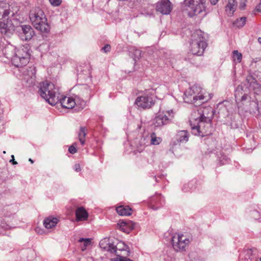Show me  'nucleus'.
Instances as JSON below:
<instances>
[{
	"mask_svg": "<svg viewBox=\"0 0 261 261\" xmlns=\"http://www.w3.org/2000/svg\"><path fill=\"white\" fill-rule=\"evenodd\" d=\"M13 46H7L3 49V53L7 59H11L12 64L19 67L26 65L29 62L30 48L27 46H22L14 53Z\"/></svg>",
	"mask_w": 261,
	"mask_h": 261,
	"instance_id": "obj_1",
	"label": "nucleus"
},
{
	"mask_svg": "<svg viewBox=\"0 0 261 261\" xmlns=\"http://www.w3.org/2000/svg\"><path fill=\"white\" fill-rule=\"evenodd\" d=\"M39 93L51 106H55L59 101L58 89L49 81H46L40 83Z\"/></svg>",
	"mask_w": 261,
	"mask_h": 261,
	"instance_id": "obj_2",
	"label": "nucleus"
},
{
	"mask_svg": "<svg viewBox=\"0 0 261 261\" xmlns=\"http://www.w3.org/2000/svg\"><path fill=\"white\" fill-rule=\"evenodd\" d=\"M207 46L205 38L202 34H192L190 51L194 55L201 56Z\"/></svg>",
	"mask_w": 261,
	"mask_h": 261,
	"instance_id": "obj_3",
	"label": "nucleus"
},
{
	"mask_svg": "<svg viewBox=\"0 0 261 261\" xmlns=\"http://www.w3.org/2000/svg\"><path fill=\"white\" fill-rule=\"evenodd\" d=\"M206 0H185V5L189 9L191 16L197 15L204 11Z\"/></svg>",
	"mask_w": 261,
	"mask_h": 261,
	"instance_id": "obj_4",
	"label": "nucleus"
},
{
	"mask_svg": "<svg viewBox=\"0 0 261 261\" xmlns=\"http://www.w3.org/2000/svg\"><path fill=\"white\" fill-rule=\"evenodd\" d=\"M195 121H197L196 125L192 126L191 125L193 134L195 135L203 137L210 133V129L211 127V121H207V120L199 119H196Z\"/></svg>",
	"mask_w": 261,
	"mask_h": 261,
	"instance_id": "obj_5",
	"label": "nucleus"
},
{
	"mask_svg": "<svg viewBox=\"0 0 261 261\" xmlns=\"http://www.w3.org/2000/svg\"><path fill=\"white\" fill-rule=\"evenodd\" d=\"M189 243V239L182 234H175L172 238L173 247L176 251L185 250Z\"/></svg>",
	"mask_w": 261,
	"mask_h": 261,
	"instance_id": "obj_6",
	"label": "nucleus"
},
{
	"mask_svg": "<svg viewBox=\"0 0 261 261\" xmlns=\"http://www.w3.org/2000/svg\"><path fill=\"white\" fill-rule=\"evenodd\" d=\"M155 103L153 95L147 91L143 95L138 97L135 100V104L144 109H149Z\"/></svg>",
	"mask_w": 261,
	"mask_h": 261,
	"instance_id": "obj_7",
	"label": "nucleus"
},
{
	"mask_svg": "<svg viewBox=\"0 0 261 261\" xmlns=\"http://www.w3.org/2000/svg\"><path fill=\"white\" fill-rule=\"evenodd\" d=\"M174 117L173 111H166L159 113L155 117L153 123L155 126L160 127L168 124Z\"/></svg>",
	"mask_w": 261,
	"mask_h": 261,
	"instance_id": "obj_8",
	"label": "nucleus"
},
{
	"mask_svg": "<svg viewBox=\"0 0 261 261\" xmlns=\"http://www.w3.org/2000/svg\"><path fill=\"white\" fill-rule=\"evenodd\" d=\"M174 117L173 111H166L159 113L155 117L153 123L155 126L160 127L168 124Z\"/></svg>",
	"mask_w": 261,
	"mask_h": 261,
	"instance_id": "obj_9",
	"label": "nucleus"
},
{
	"mask_svg": "<svg viewBox=\"0 0 261 261\" xmlns=\"http://www.w3.org/2000/svg\"><path fill=\"white\" fill-rule=\"evenodd\" d=\"M121 245L125 247V245L122 243L118 244L117 246L114 245L113 244L110 243L108 238H105L101 240L99 242V246L101 249L111 253H115L116 255L118 253L117 250H122L124 249V248L122 249L118 248L120 247Z\"/></svg>",
	"mask_w": 261,
	"mask_h": 261,
	"instance_id": "obj_10",
	"label": "nucleus"
},
{
	"mask_svg": "<svg viewBox=\"0 0 261 261\" xmlns=\"http://www.w3.org/2000/svg\"><path fill=\"white\" fill-rule=\"evenodd\" d=\"M184 95V101L187 103H195L198 100L200 101V103H202L207 100L203 94H200L199 95H193L192 91L190 88L185 92Z\"/></svg>",
	"mask_w": 261,
	"mask_h": 261,
	"instance_id": "obj_11",
	"label": "nucleus"
},
{
	"mask_svg": "<svg viewBox=\"0 0 261 261\" xmlns=\"http://www.w3.org/2000/svg\"><path fill=\"white\" fill-rule=\"evenodd\" d=\"M172 6L169 0H161L156 5V10L160 13L167 15L171 11Z\"/></svg>",
	"mask_w": 261,
	"mask_h": 261,
	"instance_id": "obj_12",
	"label": "nucleus"
},
{
	"mask_svg": "<svg viewBox=\"0 0 261 261\" xmlns=\"http://www.w3.org/2000/svg\"><path fill=\"white\" fill-rule=\"evenodd\" d=\"M30 17L34 25L46 21L43 11L40 9H37L34 12L31 13Z\"/></svg>",
	"mask_w": 261,
	"mask_h": 261,
	"instance_id": "obj_13",
	"label": "nucleus"
},
{
	"mask_svg": "<svg viewBox=\"0 0 261 261\" xmlns=\"http://www.w3.org/2000/svg\"><path fill=\"white\" fill-rule=\"evenodd\" d=\"M200 116L198 119L211 121L213 116V109L210 107H205L200 109L199 112Z\"/></svg>",
	"mask_w": 261,
	"mask_h": 261,
	"instance_id": "obj_14",
	"label": "nucleus"
},
{
	"mask_svg": "<svg viewBox=\"0 0 261 261\" xmlns=\"http://www.w3.org/2000/svg\"><path fill=\"white\" fill-rule=\"evenodd\" d=\"M27 73L24 75L23 79L28 83L29 86L33 85L36 81V71L34 67H30L27 70Z\"/></svg>",
	"mask_w": 261,
	"mask_h": 261,
	"instance_id": "obj_15",
	"label": "nucleus"
},
{
	"mask_svg": "<svg viewBox=\"0 0 261 261\" xmlns=\"http://www.w3.org/2000/svg\"><path fill=\"white\" fill-rule=\"evenodd\" d=\"M61 106L66 109H72L77 105L75 99L72 97L65 96L62 98H59V101Z\"/></svg>",
	"mask_w": 261,
	"mask_h": 261,
	"instance_id": "obj_16",
	"label": "nucleus"
},
{
	"mask_svg": "<svg viewBox=\"0 0 261 261\" xmlns=\"http://www.w3.org/2000/svg\"><path fill=\"white\" fill-rule=\"evenodd\" d=\"M76 219L77 221L86 220L88 214L83 207H78L75 211Z\"/></svg>",
	"mask_w": 261,
	"mask_h": 261,
	"instance_id": "obj_17",
	"label": "nucleus"
},
{
	"mask_svg": "<svg viewBox=\"0 0 261 261\" xmlns=\"http://www.w3.org/2000/svg\"><path fill=\"white\" fill-rule=\"evenodd\" d=\"M161 200V196L160 195L152 197L150 199L149 207L154 210H158L162 204Z\"/></svg>",
	"mask_w": 261,
	"mask_h": 261,
	"instance_id": "obj_18",
	"label": "nucleus"
},
{
	"mask_svg": "<svg viewBox=\"0 0 261 261\" xmlns=\"http://www.w3.org/2000/svg\"><path fill=\"white\" fill-rule=\"evenodd\" d=\"M58 222V218L49 216L44 219L43 225L46 228L50 229L56 226Z\"/></svg>",
	"mask_w": 261,
	"mask_h": 261,
	"instance_id": "obj_19",
	"label": "nucleus"
},
{
	"mask_svg": "<svg viewBox=\"0 0 261 261\" xmlns=\"http://www.w3.org/2000/svg\"><path fill=\"white\" fill-rule=\"evenodd\" d=\"M189 134L187 130L179 131L176 135L177 143H186L189 140Z\"/></svg>",
	"mask_w": 261,
	"mask_h": 261,
	"instance_id": "obj_20",
	"label": "nucleus"
},
{
	"mask_svg": "<svg viewBox=\"0 0 261 261\" xmlns=\"http://www.w3.org/2000/svg\"><path fill=\"white\" fill-rule=\"evenodd\" d=\"M237 2L236 0H228L225 7V11L228 16H231L236 10Z\"/></svg>",
	"mask_w": 261,
	"mask_h": 261,
	"instance_id": "obj_21",
	"label": "nucleus"
},
{
	"mask_svg": "<svg viewBox=\"0 0 261 261\" xmlns=\"http://www.w3.org/2000/svg\"><path fill=\"white\" fill-rule=\"evenodd\" d=\"M116 211L121 216H130L132 214V209L127 205H120L116 207Z\"/></svg>",
	"mask_w": 261,
	"mask_h": 261,
	"instance_id": "obj_22",
	"label": "nucleus"
},
{
	"mask_svg": "<svg viewBox=\"0 0 261 261\" xmlns=\"http://www.w3.org/2000/svg\"><path fill=\"white\" fill-rule=\"evenodd\" d=\"M35 27L41 33H48L49 31V26L46 21L37 24L35 25Z\"/></svg>",
	"mask_w": 261,
	"mask_h": 261,
	"instance_id": "obj_23",
	"label": "nucleus"
},
{
	"mask_svg": "<svg viewBox=\"0 0 261 261\" xmlns=\"http://www.w3.org/2000/svg\"><path fill=\"white\" fill-rule=\"evenodd\" d=\"M87 135V129L84 127H81L78 134V138L81 144L84 145L85 143V138Z\"/></svg>",
	"mask_w": 261,
	"mask_h": 261,
	"instance_id": "obj_24",
	"label": "nucleus"
},
{
	"mask_svg": "<svg viewBox=\"0 0 261 261\" xmlns=\"http://www.w3.org/2000/svg\"><path fill=\"white\" fill-rule=\"evenodd\" d=\"M246 21V17H241L237 19L233 22V26L236 28H242L243 27Z\"/></svg>",
	"mask_w": 261,
	"mask_h": 261,
	"instance_id": "obj_25",
	"label": "nucleus"
},
{
	"mask_svg": "<svg viewBox=\"0 0 261 261\" xmlns=\"http://www.w3.org/2000/svg\"><path fill=\"white\" fill-rule=\"evenodd\" d=\"M250 97L247 93L243 95L241 98L236 101L239 107H242V105H244L246 102H249L250 100Z\"/></svg>",
	"mask_w": 261,
	"mask_h": 261,
	"instance_id": "obj_26",
	"label": "nucleus"
},
{
	"mask_svg": "<svg viewBox=\"0 0 261 261\" xmlns=\"http://www.w3.org/2000/svg\"><path fill=\"white\" fill-rule=\"evenodd\" d=\"M79 242L81 243V248L82 251H85L87 247L91 244V239L81 238Z\"/></svg>",
	"mask_w": 261,
	"mask_h": 261,
	"instance_id": "obj_27",
	"label": "nucleus"
},
{
	"mask_svg": "<svg viewBox=\"0 0 261 261\" xmlns=\"http://www.w3.org/2000/svg\"><path fill=\"white\" fill-rule=\"evenodd\" d=\"M246 93H245L243 89L242 86H239L237 88L236 91H235V98L236 101H238L241 97L243 95H245Z\"/></svg>",
	"mask_w": 261,
	"mask_h": 261,
	"instance_id": "obj_28",
	"label": "nucleus"
},
{
	"mask_svg": "<svg viewBox=\"0 0 261 261\" xmlns=\"http://www.w3.org/2000/svg\"><path fill=\"white\" fill-rule=\"evenodd\" d=\"M18 31H22L23 33H31L33 32L32 28L30 25L23 24L18 28Z\"/></svg>",
	"mask_w": 261,
	"mask_h": 261,
	"instance_id": "obj_29",
	"label": "nucleus"
},
{
	"mask_svg": "<svg viewBox=\"0 0 261 261\" xmlns=\"http://www.w3.org/2000/svg\"><path fill=\"white\" fill-rule=\"evenodd\" d=\"M151 137V144L153 145H159L162 141L160 137H156L155 133H153L150 135Z\"/></svg>",
	"mask_w": 261,
	"mask_h": 261,
	"instance_id": "obj_30",
	"label": "nucleus"
},
{
	"mask_svg": "<svg viewBox=\"0 0 261 261\" xmlns=\"http://www.w3.org/2000/svg\"><path fill=\"white\" fill-rule=\"evenodd\" d=\"M190 89L192 91L193 95H199L200 94H203L201 87L198 85H193Z\"/></svg>",
	"mask_w": 261,
	"mask_h": 261,
	"instance_id": "obj_31",
	"label": "nucleus"
},
{
	"mask_svg": "<svg viewBox=\"0 0 261 261\" xmlns=\"http://www.w3.org/2000/svg\"><path fill=\"white\" fill-rule=\"evenodd\" d=\"M233 58L234 61H237L238 63H240L242 59V55L241 53L238 52V50H234L233 51Z\"/></svg>",
	"mask_w": 261,
	"mask_h": 261,
	"instance_id": "obj_32",
	"label": "nucleus"
},
{
	"mask_svg": "<svg viewBox=\"0 0 261 261\" xmlns=\"http://www.w3.org/2000/svg\"><path fill=\"white\" fill-rule=\"evenodd\" d=\"M19 38L23 41H29L32 37L33 35L32 34H19Z\"/></svg>",
	"mask_w": 261,
	"mask_h": 261,
	"instance_id": "obj_33",
	"label": "nucleus"
},
{
	"mask_svg": "<svg viewBox=\"0 0 261 261\" xmlns=\"http://www.w3.org/2000/svg\"><path fill=\"white\" fill-rule=\"evenodd\" d=\"M141 56V51L139 49H135L133 52V58L135 60L139 59Z\"/></svg>",
	"mask_w": 261,
	"mask_h": 261,
	"instance_id": "obj_34",
	"label": "nucleus"
},
{
	"mask_svg": "<svg viewBox=\"0 0 261 261\" xmlns=\"http://www.w3.org/2000/svg\"><path fill=\"white\" fill-rule=\"evenodd\" d=\"M127 225L128 224L126 222H122L119 224V228L123 232H128L129 229H127L126 228Z\"/></svg>",
	"mask_w": 261,
	"mask_h": 261,
	"instance_id": "obj_35",
	"label": "nucleus"
},
{
	"mask_svg": "<svg viewBox=\"0 0 261 261\" xmlns=\"http://www.w3.org/2000/svg\"><path fill=\"white\" fill-rule=\"evenodd\" d=\"M117 257L116 258L115 260L116 261H134L131 260L126 257H124L119 254L118 253L116 254Z\"/></svg>",
	"mask_w": 261,
	"mask_h": 261,
	"instance_id": "obj_36",
	"label": "nucleus"
},
{
	"mask_svg": "<svg viewBox=\"0 0 261 261\" xmlns=\"http://www.w3.org/2000/svg\"><path fill=\"white\" fill-rule=\"evenodd\" d=\"M77 146V143H74L72 145H71L69 148L68 151L71 154H74L76 152L77 150L76 149V147Z\"/></svg>",
	"mask_w": 261,
	"mask_h": 261,
	"instance_id": "obj_37",
	"label": "nucleus"
},
{
	"mask_svg": "<svg viewBox=\"0 0 261 261\" xmlns=\"http://www.w3.org/2000/svg\"><path fill=\"white\" fill-rule=\"evenodd\" d=\"M250 215L253 218L256 220L258 219L260 217V214L257 211H252Z\"/></svg>",
	"mask_w": 261,
	"mask_h": 261,
	"instance_id": "obj_38",
	"label": "nucleus"
},
{
	"mask_svg": "<svg viewBox=\"0 0 261 261\" xmlns=\"http://www.w3.org/2000/svg\"><path fill=\"white\" fill-rule=\"evenodd\" d=\"M7 25L4 22H0V29L1 30V33H7L6 30Z\"/></svg>",
	"mask_w": 261,
	"mask_h": 261,
	"instance_id": "obj_39",
	"label": "nucleus"
},
{
	"mask_svg": "<svg viewBox=\"0 0 261 261\" xmlns=\"http://www.w3.org/2000/svg\"><path fill=\"white\" fill-rule=\"evenodd\" d=\"M49 2L54 6H58L61 4L62 0H49Z\"/></svg>",
	"mask_w": 261,
	"mask_h": 261,
	"instance_id": "obj_40",
	"label": "nucleus"
},
{
	"mask_svg": "<svg viewBox=\"0 0 261 261\" xmlns=\"http://www.w3.org/2000/svg\"><path fill=\"white\" fill-rule=\"evenodd\" d=\"M111 46L109 44L106 45L104 47L101 48V50H103L105 53H108L110 51Z\"/></svg>",
	"mask_w": 261,
	"mask_h": 261,
	"instance_id": "obj_41",
	"label": "nucleus"
},
{
	"mask_svg": "<svg viewBox=\"0 0 261 261\" xmlns=\"http://www.w3.org/2000/svg\"><path fill=\"white\" fill-rule=\"evenodd\" d=\"M10 12L9 10L5 9L3 11V14L2 16V18L4 19L9 14Z\"/></svg>",
	"mask_w": 261,
	"mask_h": 261,
	"instance_id": "obj_42",
	"label": "nucleus"
},
{
	"mask_svg": "<svg viewBox=\"0 0 261 261\" xmlns=\"http://www.w3.org/2000/svg\"><path fill=\"white\" fill-rule=\"evenodd\" d=\"M74 169L76 172H79L81 171V166L79 164H76L74 166Z\"/></svg>",
	"mask_w": 261,
	"mask_h": 261,
	"instance_id": "obj_43",
	"label": "nucleus"
},
{
	"mask_svg": "<svg viewBox=\"0 0 261 261\" xmlns=\"http://www.w3.org/2000/svg\"><path fill=\"white\" fill-rule=\"evenodd\" d=\"M245 6H246L245 3L244 2H241L240 4L239 8L240 9L243 10L245 8Z\"/></svg>",
	"mask_w": 261,
	"mask_h": 261,
	"instance_id": "obj_44",
	"label": "nucleus"
},
{
	"mask_svg": "<svg viewBox=\"0 0 261 261\" xmlns=\"http://www.w3.org/2000/svg\"><path fill=\"white\" fill-rule=\"evenodd\" d=\"M12 160H11L10 161V162H12V164H13V165H16V164H17V162H16V161H14V155H12Z\"/></svg>",
	"mask_w": 261,
	"mask_h": 261,
	"instance_id": "obj_45",
	"label": "nucleus"
},
{
	"mask_svg": "<svg viewBox=\"0 0 261 261\" xmlns=\"http://www.w3.org/2000/svg\"><path fill=\"white\" fill-rule=\"evenodd\" d=\"M211 4L213 5H216L219 0H210Z\"/></svg>",
	"mask_w": 261,
	"mask_h": 261,
	"instance_id": "obj_46",
	"label": "nucleus"
},
{
	"mask_svg": "<svg viewBox=\"0 0 261 261\" xmlns=\"http://www.w3.org/2000/svg\"><path fill=\"white\" fill-rule=\"evenodd\" d=\"M254 93H256L257 94H259L261 93V90L260 88H258L256 89V91L254 92Z\"/></svg>",
	"mask_w": 261,
	"mask_h": 261,
	"instance_id": "obj_47",
	"label": "nucleus"
},
{
	"mask_svg": "<svg viewBox=\"0 0 261 261\" xmlns=\"http://www.w3.org/2000/svg\"><path fill=\"white\" fill-rule=\"evenodd\" d=\"M31 163H34V161L33 160H32L31 159H29V160Z\"/></svg>",
	"mask_w": 261,
	"mask_h": 261,
	"instance_id": "obj_48",
	"label": "nucleus"
},
{
	"mask_svg": "<svg viewBox=\"0 0 261 261\" xmlns=\"http://www.w3.org/2000/svg\"><path fill=\"white\" fill-rule=\"evenodd\" d=\"M165 261H175V260L174 259H172L171 258L170 260H165Z\"/></svg>",
	"mask_w": 261,
	"mask_h": 261,
	"instance_id": "obj_49",
	"label": "nucleus"
},
{
	"mask_svg": "<svg viewBox=\"0 0 261 261\" xmlns=\"http://www.w3.org/2000/svg\"><path fill=\"white\" fill-rule=\"evenodd\" d=\"M258 41L261 43V38H258Z\"/></svg>",
	"mask_w": 261,
	"mask_h": 261,
	"instance_id": "obj_50",
	"label": "nucleus"
},
{
	"mask_svg": "<svg viewBox=\"0 0 261 261\" xmlns=\"http://www.w3.org/2000/svg\"><path fill=\"white\" fill-rule=\"evenodd\" d=\"M82 103H85V101H82Z\"/></svg>",
	"mask_w": 261,
	"mask_h": 261,
	"instance_id": "obj_51",
	"label": "nucleus"
},
{
	"mask_svg": "<svg viewBox=\"0 0 261 261\" xmlns=\"http://www.w3.org/2000/svg\"><path fill=\"white\" fill-rule=\"evenodd\" d=\"M174 145L177 144V143H176L175 142H174Z\"/></svg>",
	"mask_w": 261,
	"mask_h": 261,
	"instance_id": "obj_52",
	"label": "nucleus"
},
{
	"mask_svg": "<svg viewBox=\"0 0 261 261\" xmlns=\"http://www.w3.org/2000/svg\"><path fill=\"white\" fill-rule=\"evenodd\" d=\"M260 260L261 261V257H260Z\"/></svg>",
	"mask_w": 261,
	"mask_h": 261,
	"instance_id": "obj_53",
	"label": "nucleus"
}]
</instances>
